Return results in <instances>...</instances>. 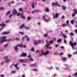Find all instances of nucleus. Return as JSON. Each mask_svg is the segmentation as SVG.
<instances>
[{"mask_svg":"<svg viewBox=\"0 0 77 77\" xmlns=\"http://www.w3.org/2000/svg\"><path fill=\"white\" fill-rule=\"evenodd\" d=\"M18 47H23V45H21L20 44H18L17 45V46H14V48L15 51H17V50H18Z\"/></svg>","mask_w":77,"mask_h":77,"instance_id":"1","label":"nucleus"},{"mask_svg":"<svg viewBox=\"0 0 77 77\" xmlns=\"http://www.w3.org/2000/svg\"><path fill=\"white\" fill-rule=\"evenodd\" d=\"M69 43L70 45H71V46L72 47V49L74 50V46H75V45H77V43L76 42L73 43H72V42H69Z\"/></svg>","mask_w":77,"mask_h":77,"instance_id":"2","label":"nucleus"},{"mask_svg":"<svg viewBox=\"0 0 77 77\" xmlns=\"http://www.w3.org/2000/svg\"><path fill=\"white\" fill-rule=\"evenodd\" d=\"M5 59V62H6V63H8V62H9V59L8 57L7 56H5L4 57Z\"/></svg>","mask_w":77,"mask_h":77,"instance_id":"3","label":"nucleus"},{"mask_svg":"<svg viewBox=\"0 0 77 77\" xmlns=\"http://www.w3.org/2000/svg\"><path fill=\"white\" fill-rule=\"evenodd\" d=\"M58 17H59V14L55 13V15L54 14H53V18L54 19H55L56 18H58Z\"/></svg>","mask_w":77,"mask_h":77,"instance_id":"4","label":"nucleus"},{"mask_svg":"<svg viewBox=\"0 0 77 77\" xmlns=\"http://www.w3.org/2000/svg\"><path fill=\"white\" fill-rule=\"evenodd\" d=\"M56 5L58 6H60V5L57 4V3L56 2H55L54 3H52V6H56Z\"/></svg>","mask_w":77,"mask_h":77,"instance_id":"5","label":"nucleus"},{"mask_svg":"<svg viewBox=\"0 0 77 77\" xmlns=\"http://www.w3.org/2000/svg\"><path fill=\"white\" fill-rule=\"evenodd\" d=\"M27 54L26 53H25L24 52L22 53V54L21 55V57H26V56Z\"/></svg>","mask_w":77,"mask_h":77,"instance_id":"6","label":"nucleus"},{"mask_svg":"<svg viewBox=\"0 0 77 77\" xmlns=\"http://www.w3.org/2000/svg\"><path fill=\"white\" fill-rule=\"evenodd\" d=\"M49 53V52L48 51H47L45 53H42L41 55H45L46 54H48Z\"/></svg>","mask_w":77,"mask_h":77,"instance_id":"7","label":"nucleus"},{"mask_svg":"<svg viewBox=\"0 0 77 77\" xmlns=\"http://www.w3.org/2000/svg\"><path fill=\"white\" fill-rule=\"evenodd\" d=\"M50 45L48 43V44L46 45L45 46V47H47V48H49V49H51V47H48V46H50Z\"/></svg>","mask_w":77,"mask_h":77,"instance_id":"8","label":"nucleus"},{"mask_svg":"<svg viewBox=\"0 0 77 77\" xmlns=\"http://www.w3.org/2000/svg\"><path fill=\"white\" fill-rule=\"evenodd\" d=\"M24 28L25 27V26H24V24H23L21 25L20 26V29H23V28Z\"/></svg>","mask_w":77,"mask_h":77,"instance_id":"9","label":"nucleus"},{"mask_svg":"<svg viewBox=\"0 0 77 77\" xmlns=\"http://www.w3.org/2000/svg\"><path fill=\"white\" fill-rule=\"evenodd\" d=\"M20 17L22 18V19H25V17L24 16V15L23 14H21L20 15Z\"/></svg>","mask_w":77,"mask_h":77,"instance_id":"10","label":"nucleus"},{"mask_svg":"<svg viewBox=\"0 0 77 77\" xmlns=\"http://www.w3.org/2000/svg\"><path fill=\"white\" fill-rule=\"evenodd\" d=\"M34 45H38V42L37 41H35V42L34 43Z\"/></svg>","mask_w":77,"mask_h":77,"instance_id":"11","label":"nucleus"},{"mask_svg":"<svg viewBox=\"0 0 77 77\" xmlns=\"http://www.w3.org/2000/svg\"><path fill=\"white\" fill-rule=\"evenodd\" d=\"M48 44H53V41L52 40L51 41H50L49 43L47 42Z\"/></svg>","mask_w":77,"mask_h":77,"instance_id":"12","label":"nucleus"},{"mask_svg":"<svg viewBox=\"0 0 77 77\" xmlns=\"http://www.w3.org/2000/svg\"><path fill=\"white\" fill-rule=\"evenodd\" d=\"M0 26H2V27H4L5 26V25L3 23H1L0 24Z\"/></svg>","mask_w":77,"mask_h":77,"instance_id":"13","label":"nucleus"},{"mask_svg":"<svg viewBox=\"0 0 77 77\" xmlns=\"http://www.w3.org/2000/svg\"><path fill=\"white\" fill-rule=\"evenodd\" d=\"M62 35V37L63 38H67V37L66 36V35H65V34H63Z\"/></svg>","mask_w":77,"mask_h":77,"instance_id":"14","label":"nucleus"},{"mask_svg":"<svg viewBox=\"0 0 77 77\" xmlns=\"http://www.w3.org/2000/svg\"><path fill=\"white\" fill-rule=\"evenodd\" d=\"M34 4L35 3L34 2H32L31 4V6L32 7V8H35V6H34Z\"/></svg>","mask_w":77,"mask_h":77,"instance_id":"15","label":"nucleus"},{"mask_svg":"<svg viewBox=\"0 0 77 77\" xmlns=\"http://www.w3.org/2000/svg\"><path fill=\"white\" fill-rule=\"evenodd\" d=\"M13 14L14 15H15V14L17 15V11L15 10H14V12H13Z\"/></svg>","mask_w":77,"mask_h":77,"instance_id":"16","label":"nucleus"},{"mask_svg":"<svg viewBox=\"0 0 77 77\" xmlns=\"http://www.w3.org/2000/svg\"><path fill=\"white\" fill-rule=\"evenodd\" d=\"M6 40L5 39H4L3 40H2L1 42L0 43H3V42H5L6 41Z\"/></svg>","mask_w":77,"mask_h":77,"instance_id":"17","label":"nucleus"},{"mask_svg":"<svg viewBox=\"0 0 77 77\" xmlns=\"http://www.w3.org/2000/svg\"><path fill=\"white\" fill-rule=\"evenodd\" d=\"M69 35L70 36H74V33H73L71 32L69 33Z\"/></svg>","mask_w":77,"mask_h":77,"instance_id":"18","label":"nucleus"},{"mask_svg":"<svg viewBox=\"0 0 77 77\" xmlns=\"http://www.w3.org/2000/svg\"><path fill=\"white\" fill-rule=\"evenodd\" d=\"M66 8V7H65L64 6H62V9H63V10H65Z\"/></svg>","mask_w":77,"mask_h":77,"instance_id":"19","label":"nucleus"},{"mask_svg":"<svg viewBox=\"0 0 77 77\" xmlns=\"http://www.w3.org/2000/svg\"><path fill=\"white\" fill-rule=\"evenodd\" d=\"M67 26V24L65 23H63L62 25V27H63L64 26Z\"/></svg>","mask_w":77,"mask_h":77,"instance_id":"20","label":"nucleus"},{"mask_svg":"<svg viewBox=\"0 0 77 77\" xmlns=\"http://www.w3.org/2000/svg\"><path fill=\"white\" fill-rule=\"evenodd\" d=\"M45 11L47 12H49V9H48V8H47L45 10Z\"/></svg>","mask_w":77,"mask_h":77,"instance_id":"21","label":"nucleus"},{"mask_svg":"<svg viewBox=\"0 0 77 77\" xmlns=\"http://www.w3.org/2000/svg\"><path fill=\"white\" fill-rule=\"evenodd\" d=\"M19 61L20 62H23L24 61L23 60H22L21 59L19 60Z\"/></svg>","mask_w":77,"mask_h":77,"instance_id":"22","label":"nucleus"},{"mask_svg":"<svg viewBox=\"0 0 77 77\" xmlns=\"http://www.w3.org/2000/svg\"><path fill=\"white\" fill-rule=\"evenodd\" d=\"M62 60H66V58L62 57Z\"/></svg>","mask_w":77,"mask_h":77,"instance_id":"23","label":"nucleus"},{"mask_svg":"<svg viewBox=\"0 0 77 77\" xmlns=\"http://www.w3.org/2000/svg\"><path fill=\"white\" fill-rule=\"evenodd\" d=\"M11 12L10 11H9L8 12L6 13V16H7L8 15V14H9Z\"/></svg>","mask_w":77,"mask_h":77,"instance_id":"24","label":"nucleus"},{"mask_svg":"<svg viewBox=\"0 0 77 77\" xmlns=\"http://www.w3.org/2000/svg\"><path fill=\"white\" fill-rule=\"evenodd\" d=\"M24 28L25 29L26 28V29H29L30 28L28 26V27H26V26H25V27H24Z\"/></svg>","mask_w":77,"mask_h":77,"instance_id":"25","label":"nucleus"},{"mask_svg":"<svg viewBox=\"0 0 77 77\" xmlns=\"http://www.w3.org/2000/svg\"><path fill=\"white\" fill-rule=\"evenodd\" d=\"M61 42V39H59L57 40V42Z\"/></svg>","mask_w":77,"mask_h":77,"instance_id":"26","label":"nucleus"},{"mask_svg":"<svg viewBox=\"0 0 77 77\" xmlns=\"http://www.w3.org/2000/svg\"><path fill=\"white\" fill-rule=\"evenodd\" d=\"M74 13L75 14H76L77 13V11L76 10H74Z\"/></svg>","mask_w":77,"mask_h":77,"instance_id":"27","label":"nucleus"},{"mask_svg":"<svg viewBox=\"0 0 77 77\" xmlns=\"http://www.w3.org/2000/svg\"><path fill=\"white\" fill-rule=\"evenodd\" d=\"M31 66H36V64H33L31 65Z\"/></svg>","mask_w":77,"mask_h":77,"instance_id":"28","label":"nucleus"},{"mask_svg":"<svg viewBox=\"0 0 77 77\" xmlns=\"http://www.w3.org/2000/svg\"><path fill=\"white\" fill-rule=\"evenodd\" d=\"M70 23L71 24H74V20H71L70 21Z\"/></svg>","mask_w":77,"mask_h":77,"instance_id":"29","label":"nucleus"},{"mask_svg":"<svg viewBox=\"0 0 77 77\" xmlns=\"http://www.w3.org/2000/svg\"><path fill=\"white\" fill-rule=\"evenodd\" d=\"M45 37H47L48 36V35L47 34H45L44 35Z\"/></svg>","mask_w":77,"mask_h":77,"instance_id":"30","label":"nucleus"},{"mask_svg":"<svg viewBox=\"0 0 77 77\" xmlns=\"http://www.w3.org/2000/svg\"><path fill=\"white\" fill-rule=\"evenodd\" d=\"M74 76H76V77H77V72L75 73L74 75Z\"/></svg>","mask_w":77,"mask_h":77,"instance_id":"31","label":"nucleus"},{"mask_svg":"<svg viewBox=\"0 0 77 77\" xmlns=\"http://www.w3.org/2000/svg\"><path fill=\"white\" fill-rule=\"evenodd\" d=\"M9 32H5L3 33V34H9Z\"/></svg>","mask_w":77,"mask_h":77,"instance_id":"32","label":"nucleus"},{"mask_svg":"<svg viewBox=\"0 0 77 77\" xmlns=\"http://www.w3.org/2000/svg\"><path fill=\"white\" fill-rule=\"evenodd\" d=\"M4 9V8L3 7L0 8V11H2V10H3Z\"/></svg>","mask_w":77,"mask_h":77,"instance_id":"33","label":"nucleus"},{"mask_svg":"<svg viewBox=\"0 0 77 77\" xmlns=\"http://www.w3.org/2000/svg\"><path fill=\"white\" fill-rule=\"evenodd\" d=\"M33 71H38V70H37L36 69H33Z\"/></svg>","mask_w":77,"mask_h":77,"instance_id":"34","label":"nucleus"},{"mask_svg":"<svg viewBox=\"0 0 77 77\" xmlns=\"http://www.w3.org/2000/svg\"><path fill=\"white\" fill-rule=\"evenodd\" d=\"M20 15H21V14L19 13H17V16H20Z\"/></svg>","mask_w":77,"mask_h":77,"instance_id":"35","label":"nucleus"},{"mask_svg":"<svg viewBox=\"0 0 77 77\" xmlns=\"http://www.w3.org/2000/svg\"><path fill=\"white\" fill-rule=\"evenodd\" d=\"M66 24H67H67H68L69 23V21H68V20H67L66 22Z\"/></svg>","mask_w":77,"mask_h":77,"instance_id":"36","label":"nucleus"},{"mask_svg":"<svg viewBox=\"0 0 77 77\" xmlns=\"http://www.w3.org/2000/svg\"><path fill=\"white\" fill-rule=\"evenodd\" d=\"M64 66H65L66 67H68L69 68V66L67 64H64Z\"/></svg>","mask_w":77,"mask_h":77,"instance_id":"37","label":"nucleus"},{"mask_svg":"<svg viewBox=\"0 0 77 77\" xmlns=\"http://www.w3.org/2000/svg\"><path fill=\"white\" fill-rule=\"evenodd\" d=\"M19 33H20V34H21V35H23L24 34V33L23 32H19Z\"/></svg>","mask_w":77,"mask_h":77,"instance_id":"38","label":"nucleus"},{"mask_svg":"<svg viewBox=\"0 0 77 77\" xmlns=\"http://www.w3.org/2000/svg\"><path fill=\"white\" fill-rule=\"evenodd\" d=\"M23 9L21 8H20L19 9V11H22Z\"/></svg>","mask_w":77,"mask_h":77,"instance_id":"39","label":"nucleus"},{"mask_svg":"<svg viewBox=\"0 0 77 77\" xmlns=\"http://www.w3.org/2000/svg\"><path fill=\"white\" fill-rule=\"evenodd\" d=\"M18 65V63H17V64L15 65V66H14L15 67V68H17V65Z\"/></svg>","mask_w":77,"mask_h":77,"instance_id":"40","label":"nucleus"},{"mask_svg":"<svg viewBox=\"0 0 77 77\" xmlns=\"http://www.w3.org/2000/svg\"><path fill=\"white\" fill-rule=\"evenodd\" d=\"M15 71H12L11 72V74H14V73H15Z\"/></svg>","mask_w":77,"mask_h":77,"instance_id":"41","label":"nucleus"},{"mask_svg":"<svg viewBox=\"0 0 77 77\" xmlns=\"http://www.w3.org/2000/svg\"><path fill=\"white\" fill-rule=\"evenodd\" d=\"M63 53L62 52H61L59 54V55H63Z\"/></svg>","mask_w":77,"mask_h":77,"instance_id":"42","label":"nucleus"},{"mask_svg":"<svg viewBox=\"0 0 77 77\" xmlns=\"http://www.w3.org/2000/svg\"><path fill=\"white\" fill-rule=\"evenodd\" d=\"M23 45V48H26V46H25L24 45Z\"/></svg>","mask_w":77,"mask_h":77,"instance_id":"43","label":"nucleus"},{"mask_svg":"<svg viewBox=\"0 0 77 77\" xmlns=\"http://www.w3.org/2000/svg\"><path fill=\"white\" fill-rule=\"evenodd\" d=\"M68 57H71V55L70 54H68Z\"/></svg>","mask_w":77,"mask_h":77,"instance_id":"44","label":"nucleus"},{"mask_svg":"<svg viewBox=\"0 0 77 77\" xmlns=\"http://www.w3.org/2000/svg\"><path fill=\"white\" fill-rule=\"evenodd\" d=\"M44 20H45V21H46V22H47V21H48V20H46L45 18L44 19Z\"/></svg>","mask_w":77,"mask_h":77,"instance_id":"45","label":"nucleus"},{"mask_svg":"<svg viewBox=\"0 0 77 77\" xmlns=\"http://www.w3.org/2000/svg\"><path fill=\"white\" fill-rule=\"evenodd\" d=\"M65 18V17L64 16H61V18H62V19H63V18Z\"/></svg>","mask_w":77,"mask_h":77,"instance_id":"46","label":"nucleus"},{"mask_svg":"<svg viewBox=\"0 0 77 77\" xmlns=\"http://www.w3.org/2000/svg\"><path fill=\"white\" fill-rule=\"evenodd\" d=\"M31 50L32 51H35V49H34V48H32Z\"/></svg>","mask_w":77,"mask_h":77,"instance_id":"47","label":"nucleus"},{"mask_svg":"<svg viewBox=\"0 0 77 77\" xmlns=\"http://www.w3.org/2000/svg\"><path fill=\"white\" fill-rule=\"evenodd\" d=\"M64 42L65 44L66 43V40H64Z\"/></svg>","mask_w":77,"mask_h":77,"instance_id":"48","label":"nucleus"},{"mask_svg":"<svg viewBox=\"0 0 77 77\" xmlns=\"http://www.w3.org/2000/svg\"><path fill=\"white\" fill-rule=\"evenodd\" d=\"M16 41H19L18 38H16Z\"/></svg>","mask_w":77,"mask_h":77,"instance_id":"49","label":"nucleus"},{"mask_svg":"<svg viewBox=\"0 0 77 77\" xmlns=\"http://www.w3.org/2000/svg\"><path fill=\"white\" fill-rule=\"evenodd\" d=\"M75 33H77V29H75V31H74Z\"/></svg>","mask_w":77,"mask_h":77,"instance_id":"50","label":"nucleus"},{"mask_svg":"<svg viewBox=\"0 0 77 77\" xmlns=\"http://www.w3.org/2000/svg\"><path fill=\"white\" fill-rule=\"evenodd\" d=\"M61 48L63 49L64 48V47H63V46H62L61 47Z\"/></svg>","mask_w":77,"mask_h":77,"instance_id":"51","label":"nucleus"},{"mask_svg":"<svg viewBox=\"0 0 77 77\" xmlns=\"http://www.w3.org/2000/svg\"><path fill=\"white\" fill-rule=\"evenodd\" d=\"M8 44H6V45H5V46H4V47H7V46H8Z\"/></svg>","mask_w":77,"mask_h":77,"instance_id":"52","label":"nucleus"},{"mask_svg":"<svg viewBox=\"0 0 77 77\" xmlns=\"http://www.w3.org/2000/svg\"><path fill=\"white\" fill-rule=\"evenodd\" d=\"M30 60L31 61H33V59L32 58H30Z\"/></svg>","mask_w":77,"mask_h":77,"instance_id":"53","label":"nucleus"},{"mask_svg":"<svg viewBox=\"0 0 77 77\" xmlns=\"http://www.w3.org/2000/svg\"><path fill=\"white\" fill-rule=\"evenodd\" d=\"M72 17H75V14H72Z\"/></svg>","mask_w":77,"mask_h":77,"instance_id":"54","label":"nucleus"},{"mask_svg":"<svg viewBox=\"0 0 77 77\" xmlns=\"http://www.w3.org/2000/svg\"><path fill=\"white\" fill-rule=\"evenodd\" d=\"M5 37H2L1 38L2 39H5Z\"/></svg>","mask_w":77,"mask_h":77,"instance_id":"55","label":"nucleus"},{"mask_svg":"<svg viewBox=\"0 0 77 77\" xmlns=\"http://www.w3.org/2000/svg\"><path fill=\"white\" fill-rule=\"evenodd\" d=\"M27 41H29V38L28 37L27 38Z\"/></svg>","mask_w":77,"mask_h":77,"instance_id":"56","label":"nucleus"},{"mask_svg":"<svg viewBox=\"0 0 77 77\" xmlns=\"http://www.w3.org/2000/svg\"><path fill=\"white\" fill-rule=\"evenodd\" d=\"M38 42L39 43H41V40H38Z\"/></svg>","mask_w":77,"mask_h":77,"instance_id":"57","label":"nucleus"},{"mask_svg":"<svg viewBox=\"0 0 77 77\" xmlns=\"http://www.w3.org/2000/svg\"><path fill=\"white\" fill-rule=\"evenodd\" d=\"M16 69L17 70H18V69H19V68H18V67H16Z\"/></svg>","mask_w":77,"mask_h":77,"instance_id":"58","label":"nucleus"},{"mask_svg":"<svg viewBox=\"0 0 77 77\" xmlns=\"http://www.w3.org/2000/svg\"><path fill=\"white\" fill-rule=\"evenodd\" d=\"M55 46L56 47H57L58 46H59V45H56Z\"/></svg>","mask_w":77,"mask_h":77,"instance_id":"59","label":"nucleus"},{"mask_svg":"<svg viewBox=\"0 0 77 77\" xmlns=\"http://www.w3.org/2000/svg\"><path fill=\"white\" fill-rule=\"evenodd\" d=\"M22 77H25V75L24 74H23L22 75Z\"/></svg>","mask_w":77,"mask_h":77,"instance_id":"60","label":"nucleus"},{"mask_svg":"<svg viewBox=\"0 0 77 77\" xmlns=\"http://www.w3.org/2000/svg\"><path fill=\"white\" fill-rule=\"evenodd\" d=\"M37 24H38V25H40V23H39V22H38Z\"/></svg>","mask_w":77,"mask_h":77,"instance_id":"61","label":"nucleus"},{"mask_svg":"<svg viewBox=\"0 0 77 77\" xmlns=\"http://www.w3.org/2000/svg\"><path fill=\"white\" fill-rule=\"evenodd\" d=\"M36 51V52H37V53H39V51H38V50H37Z\"/></svg>","mask_w":77,"mask_h":77,"instance_id":"62","label":"nucleus"},{"mask_svg":"<svg viewBox=\"0 0 77 77\" xmlns=\"http://www.w3.org/2000/svg\"><path fill=\"white\" fill-rule=\"evenodd\" d=\"M8 22H9V20H7L6 21V23H8Z\"/></svg>","mask_w":77,"mask_h":77,"instance_id":"63","label":"nucleus"},{"mask_svg":"<svg viewBox=\"0 0 77 77\" xmlns=\"http://www.w3.org/2000/svg\"><path fill=\"white\" fill-rule=\"evenodd\" d=\"M65 33H68V30H66V31H65Z\"/></svg>","mask_w":77,"mask_h":77,"instance_id":"64","label":"nucleus"}]
</instances>
